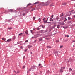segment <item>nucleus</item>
Returning <instances> with one entry per match:
<instances>
[{
	"mask_svg": "<svg viewBox=\"0 0 75 75\" xmlns=\"http://www.w3.org/2000/svg\"><path fill=\"white\" fill-rule=\"evenodd\" d=\"M50 3H51V2L50 1H48L46 3H45V6H48L49 5Z\"/></svg>",
	"mask_w": 75,
	"mask_h": 75,
	"instance_id": "1",
	"label": "nucleus"
},
{
	"mask_svg": "<svg viewBox=\"0 0 75 75\" xmlns=\"http://www.w3.org/2000/svg\"><path fill=\"white\" fill-rule=\"evenodd\" d=\"M12 41L11 39H8L7 41H6L4 42H10V41Z\"/></svg>",
	"mask_w": 75,
	"mask_h": 75,
	"instance_id": "2",
	"label": "nucleus"
},
{
	"mask_svg": "<svg viewBox=\"0 0 75 75\" xmlns=\"http://www.w3.org/2000/svg\"><path fill=\"white\" fill-rule=\"evenodd\" d=\"M58 52L57 51H56L54 53V54L56 56L58 55Z\"/></svg>",
	"mask_w": 75,
	"mask_h": 75,
	"instance_id": "3",
	"label": "nucleus"
},
{
	"mask_svg": "<svg viewBox=\"0 0 75 75\" xmlns=\"http://www.w3.org/2000/svg\"><path fill=\"white\" fill-rule=\"evenodd\" d=\"M32 69H34V68L33 67H32L31 68L29 69V71H31L32 70Z\"/></svg>",
	"mask_w": 75,
	"mask_h": 75,
	"instance_id": "4",
	"label": "nucleus"
},
{
	"mask_svg": "<svg viewBox=\"0 0 75 75\" xmlns=\"http://www.w3.org/2000/svg\"><path fill=\"white\" fill-rule=\"evenodd\" d=\"M8 10H9V11L10 12H13V11L14 10H13V9H9V10H8Z\"/></svg>",
	"mask_w": 75,
	"mask_h": 75,
	"instance_id": "5",
	"label": "nucleus"
},
{
	"mask_svg": "<svg viewBox=\"0 0 75 75\" xmlns=\"http://www.w3.org/2000/svg\"><path fill=\"white\" fill-rule=\"evenodd\" d=\"M67 4V3H64L62 4V5H63V6H65V5H66Z\"/></svg>",
	"mask_w": 75,
	"mask_h": 75,
	"instance_id": "6",
	"label": "nucleus"
},
{
	"mask_svg": "<svg viewBox=\"0 0 75 75\" xmlns=\"http://www.w3.org/2000/svg\"><path fill=\"white\" fill-rule=\"evenodd\" d=\"M32 4H31L30 3H29V4H28V5H27V7H28V6H30V5H32Z\"/></svg>",
	"mask_w": 75,
	"mask_h": 75,
	"instance_id": "7",
	"label": "nucleus"
},
{
	"mask_svg": "<svg viewBox=\"0 0 75 75\" xmlns=\"http://www.w3.org/2000/svg\"><path fill=\"white\" fill-rule=\"evenodd\" d=\"M25 34H28V31L27 30H26L25 32Z\"/></svg>",
	"mask_w": 75,
	"mask_h": 75,
	"instance_id": "8",
	"label": "nucleus"
},
{
	"mask_svg": "<svg viewBox=\"0 0 75 75\" xmlns=\"http://www.w3.org/2000/svg\"><path fill=\"white\" fill-rule=\"evenodd\" d=\"M56 25L57 26V28H59V27H60V25Z\"/></svg>",
	"mask_w": 75,
	"mask_h": 75,
	"instance_id": "9",
	"label": "nucleus"
},
{
	"mask_svg": "<svg viewBox=\"0 0 75 75\" xmlns=\"http://www.w3.org/2000/svg\"><path fill=\"white\" fill-rule=\"evenodd\" d=\"M38 3H39V2H35V3H34L33 4H38Z\"/></svg>",
	"mask_w": 75,
	"mask_h": 75,
	"instance_id": "10",
	"label": "nucleus"
},
{
	"mask_svg": "<svg viewBox=\"0 0 75 75\" xmlns=\"http://www.w3.org/2000/svg\"><path fill=\"white\" fill-rule=\"evenodd\" d=\"M47 48H51V47L49 46H47Z\"/></svg>",
	"mask_w": 75,
	"mask_h": 75,
	"instance_id": "11",
	"label": "nucleus"
},
{
	"mask_svg": "<svg viewBox=\"0 0 75 75\" xmlns=\"http://www.w3.org/2000/svg\"><path fill=\"white\" fill-rule=\"evenodd\" d=\"M71 21H69L67 22V24H69V23H71Z\"/></svg>",
	"mask_w": 75,
	"mask_h": 75,
	"instance_id": "12",
	"label": "nucleus"
},
{
	"mask_svg": "<svg viewBox=\"0 0 75 75\" xmlns=\"http://www.w3.org/2000/svg\"><path fill=\"white\" fill-rule=\"evenodd\" d=\"M31 47H32V46L29 45L28 46V48L30 49V48H31Z\"/></svg>",
	"mask_w": 75,
	"mask_h": 75,
	"instance_id": "13",
	"label": "nucleus"
},
{
	"mask_svg": "<svg viewBox=\"0 0 75 75\" xmlns=\"http://www.w3.org/2000/svg\"><path fill=\"white\" fill-rule=\"evenodd\" d=\"M42 40L43 39L42 38L39 39V41H42Z\"/></svg>",
	"mask_w": 75,
	"mask_h": 75,
	"instance_id": "14",
	"label": "nucleus"
},
{
	"mask_svg": "<svg viewBox=\"0 0 75 75\" xmlns=\"http://www.w3.org/2000/svg\"><path fill=\"white\" fill-rule=\"evenodd\" d=\"M43 22L44 23H47V22L45 21H44Z\"/></svg>",
	"mask_w": 75,
	"mask_h": 75,
	"instance_id": "15",
	"label": "nucleus"
},
{
	"mask_svg": "<svg viewBox=\"0 0 75 75\" xmlns=\"http://www.w3.org/2000/svg\"><path fill=\"white\" fill-rule=\"evenodd\" d=\"M8 28L9 29V30H11V29H12V28H13L11 27V28Z\"/></svg>",
	"mask_w": 75,
	"mask_h": 75,
	"instance_id": "16",
	"label": "nucleus"
},
{
	"mask_svg": "<svg viewBox=\"0 0 75 75\" xmlns=\"http://www.w3.org/2000/svg\"><path fill=\"white\" fill-rule=\"evenodd\" d=\"M52 23L53 24H56V23H57L56 22H52Z\"/></svg>",
	"mask_w": 75,
	"mask_h": 75,
	"instance_id": "17",
	"label": "nucleus"
},
{
	"mask_svg": "<svg viewBox=\"0 0 75 75\" xmlns=\"http://www.w3.org/2000/svg\"><path fill=\"white\" fill-rule=\"evenodd\" d=\"M60 72H63V70L62 69H61L60 70Z\"/></svg>",
	"mask_w": 75,
	"mask_h": 75,
	"instance_id": "18",
	"label": "nucleus"
},
{
	"mask_svg": "<svg viewBox=\"0 0 75 75\" xmlns=\"http://www.w3.org/2000/svg\"><path fill=\"white\" fill-rule=\"evenodd\" d=\"M2 40H3L4 41H6V38H2Z\"/></svg>",
	"mask_w": 75,
	"mask_h": 75,
	"instance_id": "19",
	"label": "nucleus"
},
{
	"mask_svg": "<svg viewBox=\"0 0 75 75\" xmlns=\"http://www.w3.org/2000/svg\"><path fill=\"white\" fill-rule=\"evenodd\" d=\"M23 33H21L19 34V36H20L21 35H23Z\"/></svg>",
	"mask_w": 75,
	"mask_h": 75,
	"instance_id": "20",
	"label": "nucleus"
},
{
	"mask_svg": "<svg viewBox=\"0 0 75 75\" xmlns=\"http://www.w3.org/2000/svg\"><path fill=\"white\" fill-rule=\"evenodd\" d=\"M68 20H71V18H70V17H68Z\"/></svg>",
	"mask_w": 75,
	"mask_h": 75,
	"instance_id": "21",
	"label": "nucleus"
},
{
	"mask_svg": "<svg viewBox=\"0 0 75 75\" xmlns=\"http://www.w3.org/2000/svg\"><path fill=\"white\" fill-rule=\"evenodd\" d=\"M62 47H63V45H62L60 47V48H62Z\"/></svg>",
	"mask_w": 75,
	"mask_h": 75,
	"instance_id": "22",
	"label": "nucleus"
},
{
	"mask_svg": "<svg viewBox=\"0 0 75 75\" xmlns=\"http://www.w3.org/2000/svg\"><path fill=\"white\" fill-rule=\"evenodd\" d=\"M28 42V40H26V41H25V42Z\"/></svg>",
	"mask_w": 75,
	"mask_h": 75,
	"instance_id": "23",
	"label": "nucleus"
},
{
	"mask_svg": "<svg viewBox=\"0 0 75 75\" xmlns=\"http://www.w3.org/2000/svg\"><path fill=\"white\" fill-rule=\"evenodd\" d=\"M54 5H50V6H49L50 7H52V6H53Z\"/></svg>",
	"mask_w": 75,
	"mask_h": 75,
	"instance_id": "24",
	"label": "nucleus"
},
{
	"mask_svg": "<svg viewBox=\"0 0 75 75\" xmlns=\"http://www.w3.org/2000/svg\"><path fill=\"white\" fill-rule=\"evenodd\" d=\"M27 50H28L27 49H26L25 50V52H27Z\"/></svg>",
	"mask_w": 75,
	"mask_h": 75,
	"instance_id": "25",
	"label": "nucleus"
},
{
	"mask_svg": "<svg viewBox=\"0 0 75 75\" xmlns=\"http://www.w3.org/2000/svg\"><path fill=\"white\" fill-rule=\"evenodd\" d=\"M69 71H72V69L71 68H69Z\"/></svg>",
	"mask_w": 75,
	"mask_h": 75,
	"instance_id": "26",
	"label": "nucleus"
},
{
	"mask_svg": "<svg viewBox=\"0 0 75 75\" xmlns=\"http://www.w3.org/2000/svg\"><path fill=\"white\" fill-rule=\"evenodd\" d=\"M63 27L64 28H67V27H64V26H63Z\"/></svg>",
	"mask_w": 75,
	"mask_h": 75,
	"instance_id": "27",
	"label": "nucleus"
},
{
	"mask_svg": "<svg viewBox=\"0 0 75 75\" xmlns=\"http://www.w3.org/2000/svg\"><path fill=\"white\" fill-rule=\"evenodd\" d=\"M33 67V68H35V67H37H37L36 66H34L33 67Z\"/></svg>",
	"mask_w": 75,
	"mask_h": 75,
	"instance_id": "28",
	"label": "nucleus"
},
{
	"mask_svg": "<svg viewBox=\"0 0 75 75\" xmlns=\"http://www.w3.org/2000/svg\"><path fill=\"white\" fill-rule=\"evenodd\" d=\"M35 17H33V20H35Z\"/></svg>",
	"mask_w": 75,
	"mask_h": 75,
	"instance_id": "29",
	"label": "nucleus"
},
{
	"mask_svg": "<svg viewBox=\"0 0 75 75\" xmlns=\"http://www.w3.org/2000/svg\"><path fill=\"white\" fill-rule=\"evenodd\" d=\"M8 22L9 23H10V22H11L10 21V20H9L8 21Z\"/></svg>",
	"mask_w": 75,
	"mask_h": 75,
	"instance_id": "30",
	"label": "nucleus"
},
{
	"mask_svg": "<svg viewBox=\"0 0 75 75\" xmlns=\"http://www.w3.org/2000/svg\"><path fill=\"white\" fill-rule=\"evenodd\" d=\"M25 66H24L23 67V68H25Z\"/></svg>",
	"mask_w": 75,
	"mask_h": 75,
	"instance_id": "31",
	"label": "nucleus"
},
{
	"mask_svg": "<svg viewBox=\"0 0 75 75\" xmlns=\"http://www.w3.org/2000/svg\"><path fill=\"white\" fill-rule=\"evenodd\" d=\"M56 18V19L57 20V21L58 20V18Z\"/></svg>",
	"mask_w": 75,
	"mask_h": 75,
	"instance_id": "32",
	"label": "nucleus"
},
{
	"mask_svg": "<svg viewBox=\"0 0 75 75\" xmlns=\"http://www.w3.org/2000/svg\"><path fill=\"white\" fill-rule=\"evenodd\" d=\"M21 48L22 49V50L23 49V46H21Z\"/></svg>",
	"mask_w": 75,
	"mask_h": 75,
	"instance_id": "33",
	"label": "nucleus"
},
{
	"mask_svg": "<svg viewBox=\"0 0 75 75\" xmlns=\"http://www.w3.org/2000/svg\"><path fill=\"white\" fill-rule=\"evenodd\" d=\"M50 38H46V39H47V40H49V39H50Z\"/></svg>",
	"mask_w": 75,
	"mask_h": 75,
	"instance_id": "34",
	"label": "nucleus"
},
{
	"mask_svg": "<svg viewBox=\"0 0 75 75\" xmlns=\"http://www.w3.org/2000/svg\"><path fill=\"white\" fill-rule=\"evenodd\" d=\"M41 64L40 63L39 64V66H41Z\"/></svg>",
	"mask_w": 75,
	"mask_h": 75,
	"instance_id": "35",
	"label": "nucleus"
},
{
	"mask_svg": "<svg viewBox=\"0 0 75 75\" xmlns=\"http://www.w3.org/2000/svg\"><path fill=\"white\" fill-rule=\"evenodd\" d=\"M32 9H33V10H35V8H32Z\"/></svg>",
	"mask_w": 75,
	"mask_h": 75,
	"instance_id": "36",
	"label": "nucleus"
},
{
	"mask_svg": "<svg viewBox=\"0 0 75 75\" xmlns=\"http://www.w3.org/2000/svg\"><path fill=\"white\" fill-rule=\"evenodd\" d=\"M46 19V18H44L43 20H44V21H45V19Z\"/></svg>",
	"mask_w": 75,
	"mask_h": 75,
	"instance_id": "37",
	"label": "nucleus"
},
{
	"mask_svg": "<svg viewBox=\"0 0 75 75\" xmlns=\"http://www.w3.org/2000/svg\"><path fill=\"white\" fill-rule=\"evenodd\" d=\"M64 24H65V23H62V25H64Z\"/></svg>",
	"mask_w": 75,
	"mask_h": 75,
	"instance_id": "38",
	"label": "nucleus"
},
{
	"mask_svg": "<svg viewBox=\"0 0 75 75\" xmlns=\"http://www.w3.org/2000/svg\"><path fill=\"white\" fill-rule=\"evenodd\" d=\"M56 42H59V40H56Z\"/></svg>",
	"mask_w": 75,
	"mask_h": 75,
	"instance_id": "39",
	"label": "nucleus"
},
{
	"mask_svg": "<svg viewBox=\"0 0 75 75\" xmlns=\"http://www.w3.org/2000/svg\"><path fill=\"white\" fill-rule=\"evenodd\" d=\"M39 22H40L41 21V19L40 18L39 19Z\"/></svg>",
	"mask_w": 75,
	"mask_h": 75,
	"instance_id": "40",
	"label": "nucleus"
},
{
	"mask_svg": "<svg viewBox=\"0 0 75 75\" xmlns=\"http://www.w3.org/2000/svg\"><path fill=\"white\" fill-rule=\"evenodd\" d=\"M52 18H53L54 17V15H52L51 16Z\"/></svg>",
	"mask_w": 75,
	"mask_h": 75,
	"instance_id": "41",
	"label": "nucleus"
},
{
	"mask_svg": "<svg viewBox=\"0 0 75 75\" xmlns=\"http://www.w3.org/2000/svg\"><path fill=\"white\" fill-rule=\"evenodd\" d=\"M64 16V15H63H63H61L60 16V17H62V16Z\"/></svg>",
	"mask_w": 75,
	"mask_h": 75,
	"instance_id": "42",
	"label": "nucleus"
},
{
	"mask_svg": "<svg viewBox=\"0 0 75 75\" xmlns=\"http://www.w3.org/2000/svg\"><path fill=\"white\" fill-rule=\"evenodd\" d=\"M34 10H33V9H32V10L31 11H33Z\"/></svg>",
	"mask_w": 75,
	"mask_h": 75,
	"instance_id": "43",
	"label": "nucleus"
},
{
	"mask_svg": "<svg viewBox=\"0 0 75 75\" xmlns=\"http://www.w3.org/2000/svg\"><path fill=\"white\" fill-rule=\"evenodd\" d=\"M23 16H25V13H23Z\"/></svg>",
	"mask_w": 75,
	"mask_h": 75,
	"instance_id": "44",
	"label": "nucleus"
},
{
	"mask_svg": "<svg viewBox=\"0 0 75 75\" xmlns=\"http://www.w3.org/2000/svg\"><path fill=\"white\" fill-rule=\"evenodd\" d=\"M50 21H52V18H50Z\"/></svg>",
	"mask_w": 75,
	"mask_h": 75,
	"instance_id": "45",
	"label": "nucleus"
},
{
	"mask_svg": "<svg viewBox=\"0 0 75 75\" xmlns=\"http://www.w3.org/2000/svg\"><path fill=\"white\" fill-rule=\"evenodd\" d=\"M66 40V41H68V39H67Z\"/></svg>",
	"mask_w": 75,
	"mask_h": 75,
	"instance_id": "46",
	"label": "nucleus"
},
{
	"mask_svg": "<svg viewBox=\"0 0 75 75\" xmlns=\"http://www.w3.org/2000/svg\"><path fill=\"white\" fill-rule=\"evenodd\" d=\"M42 28H44V27H45L44 26H43V25H42Z\"/></svg>",
	"mask_w": 75,
	"mask_h": 75,
	"instance_id": "47",
	"label": "nucleus"
},
{
	"mask_svg": "<svg viewBox=\"0 0 75 75\" xmlns=\"http://www.w3.org/2000/svg\"><path fill=\"white\" fill-rule=\"evenodd\" d=\"M60 23H61V22H58L57 23L58 24H60Z\"/></svg>",
	"mask_w": 75,
	"mask_h": 75,
	"instance_id": "48",
	"label": "nucleus"
},
{
	"mask_svg": "<svg viewBox=\"0 0 75 75\" xmlns=\"http://www.w3.org/2000/svg\"><path fill=\"white\" fill-rule=\"evenodd\" d=\"M67 20H64V22H65V21H66Z\"/></svg>",
	"mask_w": 75,
	"mask_h": 75,
	"instance_id": "49",
	"label": "nucleus"
},
{
	"mask_svg": "<svg viewBox=\"0 0 75 75\" xmlns=\"http://www.w3.org/2000/svg\"><path fill=\"white\" fill-rule=\"evenodd\" d=\"M51 23V22H47V23Z\"/></svg>",
	"mask_w": 75,
	"mask_h": 75,
	"instance_id": "50",
	"label": "nucleus"
},
{
	"mask_svg": "<svg viewBox=\"0 0 75 75\" xmlns=\"http://www.w3.org/2000/svg\"><path fill=\"white\" fill-rule=\"evenodd\" d=\"M65 19L66 20H67V18H65Z\"/></svg>",
	"mask_w": 75,
	"mask_h": 75,
	"instance_id": "51",
	"label": "nucleus"
},
{
	"mask_svg": "<svg viewBox=\"0 0 75 75\" xmlns=\"http://www.w3.org/2000/svg\"><path fill=\"white\" fill-rule=\"evenodd\" d=\"M31 54H33V53L32 52H30Z\"/></svg>",
	"mask_w": 75,
	"mask_h": 75,
	"instance_id": "52",
	"label": "nucleus"
},
{
	"mask_svg": "<svg viewBox=\"0 0 75 75\" xmlns=\"http://www.w3.org/2000/svg\"><path fill=\"white\" fill-rule=\"evenodd\" d=\"M18 10H21V8H18Z\"/></svg>",
	"mask_w": 75,
	"mask_h": 75,
	"instance_id": "53",
	"label": "nucleus"
},
{
	"mask_svg": "<svg viewBox=\"0 0 75 75\" xmlns=\"http://www.w3.org/2000/svg\"><path fill=\"white\" fill-rule=\"evenodd\" d=\"M63 41H64V42H66V41H67L66 40H64Z\"/></svg>",
	"mask_w": 75,
	"mask_h": 75,
	"instance_id": "54",
	"label": "nucleus"
},
{
	"mask_svg": "<svg viewBox=\"0 0 75 75\" xmlns=\"http://www.w3.org/2000/svg\"><path fill=\"white\" fill-rule=\"evenodd\" d=\"M37 41V40H35L34 41V42H36V41Z\"/></svg>",
	"mask_w": 75,
	"mask_h": 75,
	"instance_id": "55",
	"label": "nucleus"
},
{
	"mask_svg": "<svg viewBox=\"0 0 75 75\" xmlns=\"http://www.w3.org/2000/svg\"><path fill=\"white\" fill-rule=\"evenodd\" d=\"M34 38V37H32V38Z\"/></svg>",
	"mask_w": 75,
	"mask_h": 75,
	"instance_id": "56",
	"label": "nucleus"
},
{
	"mask_svg": "<svg viewBox=\"0 0 75 75\" xmlns=\"http://www.w3.org/2000/svg\"><path fill=\"white\" fill-rule=\"evenodd\" d=\"M73 42H75V40H73Z\"/></svg>",
	"mask_w": 75,
	"mask_h": 75,
	"instance_id": "57",
	"label": "nucleus"
},
{
	"mask_svg": "<svg viewBox=\"0 0 75 75\" xmlns=\"http://www.w3.org/2000/svg\"><path fill=\"white\" fill-rule=\"evenodd\" d=\"M14 72H15V73H16V71H14Z\"/></svg>",
	"mask_w": 75,
	"mask_h": 75,
	"instance_id": "58",
	"label": "nucleus"
},
{
	"mask_svg": "<svg viewBox=\"0 0 75 75\" xmlns=\"http://www.w3.org/2000/svg\"><path fill=\"white\" fill-rule=\"evenodd\" d=\"M32 31H33V30H30L31 32L32 33Z\"/></svg>",
	"mask_w": 75,
	"mask_h": 75,
	"instance_id": "59",
	"label": "nucleus"
},
{
	"mask_svg": "<svg viewBox=\"0 0 75 75\" xmlns=\"http://www.w3.org/2000/svg\"><path fill=\"white\" fill-rule=\"evenodd\" d=\"M67 37H69V35H67Z\"/></svg>",
	"mask_w": 75,
	"mask_h": 75,
	"instance_id": "60",
	"label": "nucleus"
},
{
	"mask_svg": "<svg viewBox=\"0 0 75 75\" xmlns=\"http://www.w3.org/2000/svg\"><path fill=\"white\" fill-rule=\"evenodd\" d=\"M46 21L47 22V21H48V20H47Z\"/></svg>",
	"mask_w": 75,
	"mask_h": 75,
	"instance_id": "61",
	"label": "nucleus"
},
{
	"mask_svg": "<svg viewBox=\"0 0 75 75\" xmlns=\"http://www.w3.org/2000/svg\"><path fill=\"white\" fill-rule=\"evenodd\" d=\"M53 28H55V27H53Z\"/></svg>",
	"mask_w": 75,
	"mask_h": 75,
	"instance_id": "62",
	"label": "nucleus"
},
{
	"mask_svg": "<svg viewBox=\"0 0 75 75\" xmlns=\"http://www.w3.org/2000/svg\"><path fill=\"white\" fill-rule=\"evenodd\" d=\"M56 26V25H54V27H55Z\"/></svg>",
	"mask_w": 75,
	"mask_h": 75,
	"instance_id": "63",
	"label": "nucleus"
},
{
	"mask_svg": "<svg viewBox=\"0 0 75 75\" xmlns=\"http://www.w3.org/2000/svg\"><path fill=\"white\" fill-rule=\"evenodd\" d=\"M37 29H38V30H39V28H38Z\"/></svg>",
	"mask_w": 75,
	"mask_h": 75,
	"instance_id": "64",
	"label": "nucleus"
}]
</instances>
